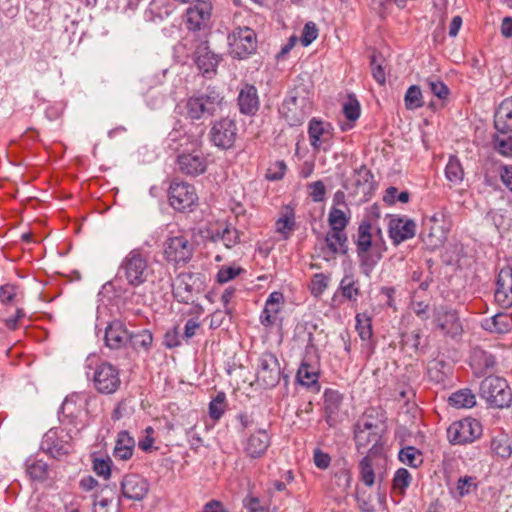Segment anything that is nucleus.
<instances>
[{
	"mask_svg": "<svg viewBox=\"0 0 512 512\" xmlns=\"http://www.w3.org/2000/svg\"><path fill=\"white\" fill-rule=\"evenodd\" d=\"M177 163L179 170L189 176H198L207 169L206 158L200 151L179 155Z\"/></svg>",
	"mask_w": 512,
	"mask_h": 512,
	"instance_id": "4be33fe9",
	"label": "nucleus"
},
{
	"mask_svg": "<svg viewBox=\"0 0 512 512\" xmlns=\"http://www.w3.org/2000/svg\"><path fill=\"white\" fill-rule=\"evenodd\" d=\"M89 397L85 394H72L67 396L62 403L61 412L67 417H77L88 404Z\"/></svg>",
	"mask_w": 512,
	"mask_h": 512,
	"instance_id": "473e14b6",
	"label": "nucleus"
},
{
	"mask_svg": "<svg viewBox=\"0 0 512 512\" xmlns=\"http://www.w3.org/2000/svg\"><path fill=\"white\" fill-rule=\"evenodd\" d=\"M434 318L443 333L452 337L461 334L462 326L456 310L441 306L436 309Z\"/></svg>",
	"mask_w": 512,
	"mask_h": 512,
	"instance_id": "6ab92c4d",
	"label": "nucleus"
},
{
	"mask_svg": "<svg viewBox=\"0 0 512 512\" xmlns=\"http://www.w3.org/2000/svg\"><path fill=\"white\" fill-rule=\"evenodd\" d=\"M446 239V233L441 226H431L429 232L425 234V241L431 248H436L443 244Z\"/></svg>",
	"mask_w": 512,
	"mask_h": 512,
	"instance_id": "8fccbe9b",
	"label": "nucleus"
},
{
	"mask_svg": "<svg viewBox=\"0 0 512 512\" xmlns=\"http://www.w3.org/2000/svg\"><path fill=\"white\" fill-rule=\"evenodd\" d=\"M198 197L195 188L186 182H173L169 188L170 205L178 210L184 211L191 208Z\"/></svg>",
	"mask_w": 512,
	"mask_h": 512,
	"instance_id": "4468645a",
	"label": "nucleus"
},
{
	"mask_svg": "<svg viewBox=\"0 0 512 512\" xmlns=\"http://www.w3.org/2000/svg\"><path fill=\"white\" fill-rule=\"evenodd\" d=\"M361 480L363 483L371 487L375 482V473L372 467L371 458L369 455L365 456L359 463Z\"/></svg>",
	"mask_w": 512,
	"mask_h": 512,
	"instance_id": "09e8293b",
	"label": "nucleus"
},
{
	"mask_svg": "<svg viewBox=\"0 0 512 512\" xmlns=\"http://www.w3.org/2000/svg\"><path fill=\"white\" fill-rule=\"evenodd\" d=\"M294 219L293 217H284L280 218L276 222V230L277 232L281 233L285 239H287L290 235V233L294 229Z\"/></svg>",
	"mask_w": 512,
	"mask_h": 512,
	"instance_id": "e2e57ef3",
	"label": "nucleus"
},
{
	"mask_svg": "<svg viewBox=\"0 0 512 512\" xmlns=\"http://www.w3.org/2000/svg\"><path fill=\"white\" fill-rule=\"evenodd\" d=\"M163 248L165 260L175 266L186 265L192 259L195 250L194 244L184 235L167 238Z\"/></svg>",
	"mask_w": 512,
	"mask_h": 512,
	"instance_id": "1a4fd4ad",
	"label": "nucleus"
},
{
	"mask_svg": "<svg viewBox=\"0 0 512 512\" xmlns=\"http://www.w3.org/2000/svg\"><path fill=\"white\" fill-rule=\"evenodd\" d=\"M196 284V277L192 273H182L176 278V283L173 285V294L182 303L193 302L194 290Z\"/></svg>",
	"mask_w": 512,
	"mask_h": 512,
	"instance_id": "a878e982",
	"label": "nucleus"
},
{
	"mask_svg": "<svg viewBox=\"0 0 512 512\" xmlns=\"http://www.w3.org/2000/svg\"><path fill=\"white\" fill-rule=\"evenodd\" d=\"M330 230L345 231L349 218L338 208L332 207L328 215Z\"/></svg>",
	"mask_w": 512,
	"mask_h": 512,
	"instance_id": "79ce46f5",
	"label": "nucleus"
},
{
	"mask_svg": "<svg viewBox=\"0 0 512 512\" xmlns=\"http://www.w3.org/2000/svg\"><path fill=\"white\" fill-rule=\"evenodd\" d=\"M494 149L503 156H512V136H494Z\"/></svg>",
	"mask_w": 512,
	"mask_h": 512,
	"instance_id": "864d4df0",
	"label": "nucleus"
},
{
	"mask_svg": "<svg viewBox=\"0 0 512 512\" xmlns=\"http://www.w3.org/2000/svg\"><path fill=\"white\" fill-rule=\"evenodd\" d=\"M343 401V396L337 390L327 389L324 392V411L325 419L329 425L335 421V416L338 414L340 406Z\"/></svg>",
	"mask_w": 512,
	"mask_h": 512,
	"instance_id": "c756f323",
	"label": "nucleus"
},
{
	"mask_svg": "<svg viewBox=\"0 0 512 512\" xmlns=\"http://www.w3.org/2000/svg\"><path fill=\"white\" fill-rule=\"evenodd\" d=\"M451 372V367L446 362L433 361L430 363L428 368V375L431 380L437 383H443L448 378L449 373Z\"/></svg>",
	"mask_w": 512,
	"mask_h": 512,
	"instance_id": "ea45409f",
	"label": "nucleus"
},
{
	"mask_svg": "<svg viewBox=\"0 0 512 512\" xmlns=\"http://www.w3.org/2000/svg\"><path fill=\"white\" fill-rule=\"evenodd\" d=\"M318 37V28L315 23L308 22L305 24L301 36L303 46L310 45Z\"/></svg>",
	"mask_w": 512,
	"mask_h": 512,
	"instance_id": "052dcab7",
	"label": "nucleus"
},
{
	"mask_svg": "<svg viewBox=\"0 0 512 512\" xmlns=\"http://www.w3.org/2000/svg\"><path fill=\"white\" fill-rule=\"evenodd\" d=\"M231 314V309L226 308L225 311L216 310L210 315L209 326L211 329H217L223 325L226 317Z\"/></svg>",
	"mask_w": 512,
	"mask_h": 512,
	"instance_id": "0e129e2a",
	"label": "nucleus"
},
{
	"mask_svg": "<svg viewBox=\"0 0 512 512\" xmlns=\"http://www.w3.org/2000/svg\"><path fill=\"white\" fill-rule=\"evenodd\" d=\"M329 278L323 273H317L313 276L310 284V290L312 295L318 297L323 294V292L328 287Z\"/></svg>",
	"mask_w": 512,
	"mask_h": 512,
	"instance_id": "6e6d98bb",
	"label": "nucleus"
},
{
	"mask_svg": "<svg viewBox=\"0 0 512 512\" xmlns=\"http://www.w3.org/2000/svg\"><path fill=\"white\" fill-rule=\"evenodd\" d=\"M212 240L215 243H222L226 248L230 249L239 243L240 236L237 229L227 225L221 231L218 230L213 234Z\"/></svg>",
	"mask_w": 512,
	"mask_h": 512,
	"instance_id": "4c0bfd02",
	"label": "nucleus"
},
{
	"mask_svg": "<svg viewBox=\"0 0 512 512\" xmlns=\"http://www.w3.org/2000/svg\"><path fill=\"white\" fill-rule=\"evenodd\" d=\"M309 196L314 202H321L325 198L326 187L321 180L309 183L307 185Z\"/></svg>",
	"mask_w": 512,
	"mask_h": 512,
	"instance_id": "bf43d9fd",
	"label": "nucleus"
},
{
	"mask_svg": "<svg viewBox=\"0 0 512 512\" xmlns=\"http://www.w3.org/2000/svg\"><path fill=\"white\" fill-rule=\"evenodd\" d=\"M110 459L96 458L93 461V470L98 476L108 479L111 475Z\"/></svg>",
	"mask_w": 512,
	"mask_h": 512,
	"instance_id": "680f3d73",
	"label": "nucleus"
},
{
	"mask_svg": "<svg viewBox=\"0 0 512 512\" xmlns=\"http://www.w3.org/2000/svg\"><path fill=\"white\" fill-rule=\"evenodd\" d=\"M271 443L272 435L266 429H258L243 442V450L250 459H260L265 456Z\"/></svg>",
	"mask_w": 512,
	"mask_h": 512,
	"instance_id": "2eb2a0df",
	"label": "nucleus"
},
{
	"mask_svg": "<svg viewBox=\"0 0 512 512\" xmlns=\"http://www.w3.org/2000/svg\"><path fill=\"white\" fill-rule=\"evenodd\" d=\"M281 310V305H271V303H265V308L260 316L261 323L265 325H272L276 323L277 315Z\"/></svg>",
	"mask_w": 512,
	"mask_h": 512,
	"instance_id": "13d9d810",
	"label": "nucleus"
},
{
	"mask_svg": "<svg viewBox=\"0 0 512 512\" xmlns=\"http://www.w3.org/2000/svg\"><path fill=\"white\" fill-rule=\"evenodd\" d=\"M495 301L502 308L512 306V268L504 267L500 270L495 291Z\"/></svg>",
	"mask_w": 512,
	"mask_h": 512,
	"instance_id": "5701e85b",
	"label": "nucleus"
},
{
	"mask_svg": "<svg viewBox=\"0 0 512 512\" xmlns=\"http://www.w3.org/2000/svg\"><path fill=\"white\" fill-rule=\"evenodd\" d=\"M296 378L302 386H306L311 389V391H320V384L318 382L319 369L317 366L308 363L306 360L302 361L297 371Z\"/></svg>",
	"mask_w": 512,
	"mask_h": 512,
	"instance_id": "cd10ccee",
	"label": "nucleus"
},
{
	"mask_svg": "<svg viewBox=\"0 0 512 512\" xmlns=\"http://www.w3.org/2000/svg\"><path fill=\"white\" fill-rule=\"evenodd\" d=\"M279 112L290 126L301 125L311 112V101L306 89L303 86L291 89Z\"/></svg>",
	"mask_w": 512,
	"mask_h": 512,
	"instance_id": "20e7f679",
	"label": "nucleus"
},
{
	"mask_svg": "<svg viewBox=\"0 0 512 512\" xmlns=\"http://www.w3.org/2000/svg\"><path fill=\"white\" fill-rule=\"evenodd\" d=\"M229 53L234 59H245L257 49V37L249 27H237L227 37Z\"/></svg>",
	"mask_w": 512,
	"mask_h": 512,
	"instance_id": "0eeeda50",
	"label": "nucleus"
},
{
	"mask_svg": "<svg viewBox=\"0 0 512 512\" xmlns=\"http://www.w3.org/2000/svg\"><path fill=\"white\" fill-rule=\"evenodd\" d=\"M120 278L133 288L144 285L153 275L148 257L139 249L131 250L119 266Z\"/></svg>",
	"mask_w": 512,
	"mask_h": 512,
	"instance_id": "f03ea898",
	"label": "nucleus"
},
{
	"mask_svg": "<svg viewBox=\"0 0 512 512\" xmlns=\"http://www.w3.org/2000/svg\"><path fill=\"white\" fill-rule=\"evenodd\" d=\"M351 181L355 195H367L374 188V176L366 166H361L359 169L355 170Z\"/></svg>",
	"mask_w": 512,
	"mask_h": 512,
	"instance_id": "c85d7f7f",
	"label": "nucleus"
},
{
	"mask_svg": "<svg viewBox=\"0 0 512 512\" xmlns=\"http://www.w3.org/2000/svg\"><path fill=\"white\" fill-rule=\"evenodd\" d=\"M25 465L26 473L32 481L43 483L49 478L50 470L46 462L36 458H29Z\"/></svg>",
	"mask_w": 512,
	"mask_h": 512,
	"instance_id": "f704fd0d",
	"label": "nucleus"
},
{
	"mask_svg": "<svg viewBox=\"0 0 512 512\" xmlns=\"http://www.w3.org/2000/svg\"><path fill=\"white\" fill-rule=\"evenodd\" d=\"M153 342L152 333L149 330H141L137 333H130L129 343L134 349L148 350Z\"/></svg>",
	"mask_w": 512,
	"mask_h": 512,
	"instance_id": "37998d69",
	"label": "nucleus"
},
{
	"mask_svg": "<svg viewBox=\"0 0 512 512\" xmlns=\"http://www.w3.org/2000/svg\"><path fill=\"white\" fill-rule=\"evenodd\" d=\"M421 452L413 447V446H407L405 448H402L399 452V459L404 464H407L411 467H418L422 463L421 458Z\"/></svg>",
	"mask_w": 512,
	"mask_h": 512,
	"instance_id": "c03bdc74",
	"label": "nucleus"
},
{
	"mask_svg": "<svg viewBox=\"0 0 512 512\" xmlns=\"http://www.w3.org/2000/svg\"><path fill=\"white\" fill-rule=\"evenodd\" d=\"M70 448L69 442L60 437L57 429H50L41 441V449L56 459L67 455Z\"/></svg>",
	"mask_w": 512,
	"mask_h": 512,
	"instance_id": "b1692460",
	"label": "nucleus"
},
{
	"mask_svg": "<svg viewBox=\"0 0 512 512\" xmlns=\"http://www.w3.org/2000/svg\"><path fill=\"white\" fill-rule=\"evenodd\" d=\"M281 367L277 357L270 353L264 352L257 360L256 381L265 388H274L281 379Z\"/></svg>",
	"mask_w": 512,
	"mask_h": 512,
	"instance_id": "9b49d317",
	"label": "nucleus"
},
{
	"mask_svg": "<svg viewBox=\"0 0 512 512\" xmlns=\"http://www.w3.org/2000/svg\"><path fill=\"white\" fill-rule=\"evenodd\" d=\"M496 363L495 357L481 349L474 348L471 354V365L477 373H485L488 369H492Z\"/></svg>",
	"mask_w": 512,
	"mask_h": 512,
	"instance_id": "72a5a7b5",
	"label": "nucleus"
},
{
	"mask_svg": "<svg viewBox=\"0 0 512 512\" xmlns=\"http://www.w3.org/2000/svg\"><path fill=\"white\" fill-rule=\"evenodd\" d=\"M445 174L452 183H460L463 180L464 172L458 158L452 156L446 165Z\"/></svg>",
	"mask_w": 512,
	"mask_h": 512,
	"instance_id": "a18cd8bd",
	"label": "nucleus"
},
{
	"mask_svg": "<svg viewBox=\"0 0 512 512\" xmlns=\"http://www.w3.org/2000/svg\"><path fill=\"white\" fill-rule=\"evenodd\" d=\"M153 433H154V430H153V428H152V427H147V428L145 429V434H146V435H145L142 439H140V440L138 441V447H139L142 451H144V452H148V451H150V450H151L152 445H153V443H154V438H153V436H152V434H153Z\"/></svg>",
	"mask_w": 512,
	"mask_h": 512,
	"instance_id": "774afa93",
	"label": "nucleus"
},
{
	"mask_svg": "<svg viewBox=\"0 0 512 512\" xmlns=\"http://www.w3.org/2000/svg\"><path fill=\"white\" fill-rule=\"evenodd\" d=\"M449 403L455 408H472L476 405V397L470 389H461L449 397Z\"/></svg>",
	"mask_w": 512,
	"mask_h": 512,
	"instance_id": "58836bf2",
	"label": "nucleus"
},
{
	"mask_svg": "<svg viewBox=\"0 0 512 512\" xmlns=\"http://www.w3.org/2000/svg\"><path fill=\"white\" fill-rule=\"evenodd\" d=\"M494 125L497 131L502 134L512 131V96L500 103L495 112Z\"/></svg>",
	"mask_w": 512,
	"mask_h": 512,
	"instance_id": "bb28decb",
	"label": "nucleus"
},
{
	"mask_svg": "<svg viewBox=\"0 0 512 512\" xmlns=\"http://www.w3.org/2000/svg\"><path fill=\"white\" fill-rule=\"evenodd\" d=\"M226 396L223 392L216 395L209 404V415L214 420H219L225 411Z\"/></svg>",
	"mask_w": 512,
	"mask_h": 512,
	"instance_id": "3c124183",
	"label": "nucleus"
},
{
	"mask_svg": "<svg viewBox=\"0 0 512 512\" xmlns=\"http://www.w3.org/2000/svg\"><path fill=\"white\" fill-rule=\"evenodd\" d=\"M122 495L133 501H142L150 490L149 482L139 474H127L120 483Z\"/></svg>",
	"mask_w": 512,
	"mask_h": 512,
	"instance_id": "dca6fc26",
	"label": "nucleus"
},
{
	"mask_svg": "<svg viewBox=\"0 0 512 512\" xmlns=\"http://www.w3.org/2000/svg\"><path fill=\"white\" fill-rule=\"evenodd\" d=\"M332 127L330 123L313 118L309 123L308 134L310 144L314 150H328L332 138Z\"/></svg>",
	"mask_w": 512,
	"mask_h": 512,
	"instance_id": "a211bd4d",
	"label": "nucleus"
},
{
	"mask_svg": "<svg viewBox=\"0 0 512 512\" xmlns=\"http://www.w3.org/2000/svg\"><path fill=\"white\" fill-rule=\"evenodd\" d=\"M223 103L222 93L215 87H208L204 92L194 94L187 99V115L192 120L211 117L222 109Z\"/></svg>",
	"mask_w": 512,
	"mask_h": 512,
	"instance_id": "7ed1b4c3",
	"label": "nucleus"
},
{
	"mask_svg": "<svg viewBox=\"0 0 512 512\" xmlns=\"http://www.w3.org/2000/svg\"><path fill=\"white\" fill-rule=\"evenodd\" d=\"M238 135L236 122L224 117L212 123L209 137L211 142L218 148L228 150L235 144Z\"/></svg>",
	"mask_w": 512,
	"mask_h": 512,
	"instance_id": "f8f14e48",
	"label": "nucleus"
},
{
	"mask_svg": "<svg viewBox=\"0 0 512 512\" xmlns=\"http://www.w3.org/2000/svg\"><path fill=\"white\" fill-rule=\"evenodd\" d=\"M237 103L240 113L249 116L255 115L260 106L256 87L251 84L243 85L239 91Z\"/></svg>",
	"mask_w": 512,
	"mask_h": 512,
	"instance_id": "393cba45",
	"label": "nucleus"
},
{
	"mask_svg": "<svg viewBox=\"0 0 512 512\" xmlns=\"http://www.w3.org/2000/svg\"><path fill=\"white\" fill-rule=\"evenodd\" d=\"M388 232L393 244L399 245L415 236L416 224L411 219L391 216L388 223Z\"/></svg>",
	"mask_w": 512,
	"mask_h": 512,
	"instance_id": "f3484780",
	"label": "nucleus"
},
{
	"mask_svg": "<svg viewBox=\"0 0 512 512\" xmlns=\"http://www.w3.org/2000/svg\"><path fill=\"white\" fill-rule=\"evenodd\" d=\"M356 245V254L359 259L360 268L363 274L369 276L374 267L381 260L380 246L378 239L374 240L373 225L363 220L353 236Z\"/></svg>",
	"mask_w": 512,
	"mask_h": 512,
	"instance_id": "f257e3e1",
	"label": "nucleus"
},
{
	"mask_svg": "<svg viewBox=\"0 0 512 512\" xmlns=\"http://www.w3.org/2000/svg\"><path fill=\"white\" fill-rule=\"evenodd\" d=\"M135 440L127 431H120L117 435L113 455L120 460H128L132 457Z\"/></svg>",
	"mask_w": 512,
	"mask_h": 512,
	"instance_id": "7c9ffc66",
	"label": "nucleus"
},
{
	"mask_svg": "<svg viewBox=\"0 0 512 512\" xmlns=\"http://www.w3.org/2000/svg\"><path fill=\"white\" fill-rule=\"evenodd\" d=\"M314 464L319 469H327L330 465L331 458L328 453L323 452L320 449L314 450Z\"/></svg>",
	"mask_w": 512,
	"mask_h": 512,
	"instance_id": "69168bd1",
	"label": "nucleus"
},
{
	"mask_svg": "<svg viewBox=\"0 0 512 512\" xmlns=\"http://www.w3.org/2000/svg\"><path fill=\"white\" fill-rule=\"evenodd\" d=\"M410 199L408 191L398 192V189L394 186L387 188L383 201L388 205H394L397 201L401 203H407Z\"/></svg>",
	"mask_w": 512,
	"mask_h": 512,
	"instance_id": "603ef678",
	"label": "nucleus"
},
{
	"mask_svg": "<svg viewBox=\"0 0 512 512\" xmlns=\"http://www.w3.org/2000/svg\"><path fill=\"white\" fill-rule=\"evenodd\" d=\"M130 332L120 320L110 322L105 328V345L114 350L121 349L129 343Z\"/></svg>",
	"mask_w": 512,
	"mask_h": 512,
	"instance_id": "412c9836",
	"label": "nucleus"
},
{
	"mask_svg": "<svg viewBox=\"0 0 512 512\" xmlns=\"http://www.w3.org/2000/svg\"><path fill=\"white\" fill-rule=\"evenodd\" d=\"M343 113L350 121H356L360 117V104L355 97L349 96L343 104Z\"/></svg>",
	"mask_w": 512,
	"mask_h": 512,
	"instance_id": "4d7b16f0",
	"label": "nucleus"
},
{
	"mask_svg": "<svg viewBox=\"0 0 512 512\" xmlns=\"http://www.w3.org/2000/svg\"><path fill=\"white\" fill-rule=\"evenodd\" d=\"M325 243L333 255H346L349 251L348 237L345 231L330 230L325 235Z\"/></svg>",
	"mask_w": 512,
	"mask_h": 512,
	"instance_id": "2f4dec72",
	"label": "nucleus"
},
{
	"mask_svg": "<svg viewBox=\"0 0 512 512\" xmlns=\"http://www.w3.org/2000/svg\"><path fill=\"white\" fill-rule=\"evenodd\" d=\"M481 435V423L471 417L455 421L447 429V438L453 445L472 443L480 438Z\"/></svg>",
	"mask_w": 512,
	"mask_h": 512,
	"instance_id": "9d476101",
	"label": "nucleus"
},
{
	"mask_svg": "<svg viewBox=\"0 0 512 512\" xmlns=\"http://www.w3.org/2000/svg\"><path fill=\"white\" fill-rule=\"evenodd\" d=\"M339 291L351 302H356L361 295L360 282L352 274H346L340 281Z\"/></svg>",
	"mask_w": 512,
	"mask_h": 512,
	"instance_id": "e433bc0d",
	"label": "nucleus"
},
{
	"mask_svg": "<svg viewBox=\"0 0 512 512\" xmlns=\"http://www.w3.org/2000/svg\"><path fill=\"white\" fill-rule=\"evenodd\" d=\"M240 273V269L233 267L222 268L217 273V281L219 283H226L235 278Z\"/></svg>",
	"mask_w": 512,
	"mask_h": 512,
	"instance_id": "338daca9",
	"label": "nucleus"
},
{
	"mask_svg": "<svg viewBox=\"0 0 512 512\" xmlns=\"http://www.w3.org/2000/svg\"><path fill=\"white\" fill-rule=\"evenodd\" d=\"M92 373L87 372L89 378L92 379L95 389L101 394L115 393L121 384L119 371L108 362H100L94 368Z\"/></svg>",
	"mask_w": 512,
	"mask_h": 512,
	"instance_id": "6e6552de",
	"label": "nucleus"
},
{
	"mask_svg": "<svg viewBox=\"0 0 512 512\" xmlns=\"http://www.w3.org/2000/svg\"><path fill=\"white\" fill-rule=\"evenodd\" d=\"M479 394L487 404L494 408L509 407L512 391L507 381L499 376H488L480 383Z\"/></svg>",
	"mask_w": 512,
	"mask_h": 512,
	"instance_id": "39448f33",
	"label": "nucleus"
},
{
	"mask_svg": "<svg viewBox=\"0 0 512 512\" xmlns=\"http://www.w3.org/2000/svg\"><path fill=\"white\" fill-rule=\"evenodd\" d=\"M372 413L373 410L366 411L355 425L354 438L358 450L371 445L369 452H372L381 443V423Z\"/></svg>",
	"mask_w": 512,
	"mask_h": 512,
	"instance_id": "423d86ee",
	"label": "nucleus"
},
{
	"mask_svg": "<svg viewBox=\"0 0 512 512\" xmlns=\"http://www.w3.org/2000/svg\"><path fill=\"white\" fill-rule=\"evenodd\" d=\"M356 330L362 340H369L372 336L371 318L365 313L356 315Z\"/></svg>",
	"mask_w": 512,
	"mask_h": 512,
	"instance_id": "de8ad7c7",
	"label": "nucleus"
},
{
	"mask_svg": "<svg viewBox=\"0 0 512 512\" xmlns=\"http://www.w3.org/2000/svg\"><path fill=\"white\" fill-rule=\"evenodd\" d=\"M194 61L203 74L215 73L221 61V55L212 52L207 41H201L196 46Z\"/></svg>",
	"mask_w": 512,
	"mask_h": 512,
	"instance_id": "aec40b11",
	"label": "nucleus"
},
{
	"mask_svg": "<svg viewBox=\"0 0 512 512\" xmlns=\"http://www.w3.org/2000/svg\"><path fill=\"white\" fill-rule=\"evenodd\" d=\"M426 85L430 92L441 100H446L450 94V90L447 85L437 77L426 79Z\"/></svg>",
	"mask_w": 512,
	"mask_h": 512,
	"instance_id": "49530a36",
	"label": "nucleus"
},
{
	"mask_svg": "<svg viewBox=\"0 0 512 512\" xmlns=\"http://www.w3.org/2000/svg\"><path fill=\"white\" fill-rule=\"evenodd\" d=\"M411 480L412 477L409 471L405 468H400L396 471L393 477V488L403 493L410 485Z\"/></svg>",
	"mask_w": 512,
	"mask_h": 512,
	"instance_id": "5fc2aeb1",
	"label": "nucleus"
},
{
	"mask_svg": "<svg viewBox=\"0 0 512 512\" xmlns=\"http://www.w3.org/2000/svg\"><path fill=\"white\" fill-rule=\"evenodd\" d=\"M185 13V23L189 30L199 31L208 26L212 11V0H193Z\"/></svg>",
	"mask_w": 512,
	"mask_h": 512,
	"instance_id": "ddd939ff",
	"label": "nucleus"
},
{
	"mask_svg": "<svg viewBox=\"0 0 512 512\" xmlns=\"http://www.w3.org/2000/svg\"><path fill=\"white\" fill-rule=\"evenodd\" d=\"M490 449L494 455L508 459L512 454V440L505 433H499L491 439Z\"/></svg>",
	"mask_w": 512,
	"mask_h": 512,
	"instance_id": "c9c22d12",
	"label": "nucleus"
},
{
	"mask_svg": "<svg viewBox=\"0 0 512 512\" xmlns=\"http://www.w3.org/2000/svg\"><path fill=\"white\" fill-rule=\"evenodd\" d=\"M405 107L408 110H415L423 106V95L419 86H410L404 96Z\"/></svg>",
	"mask_w": 512,
	"mask_h": 512,
	"instance_id": "a19ab883",
	"label": "nucleus"
}]
</instances>
